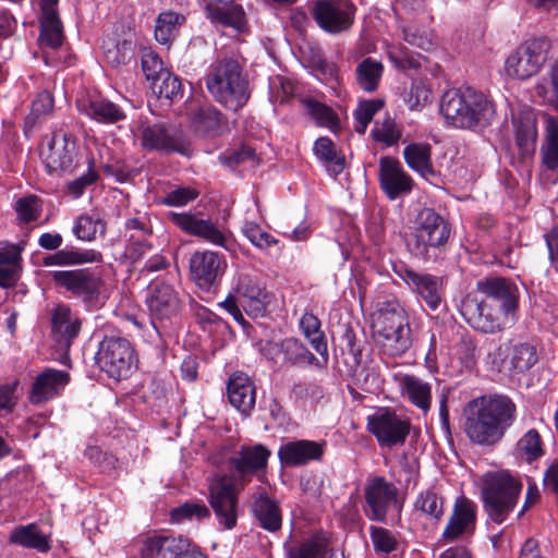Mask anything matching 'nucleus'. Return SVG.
Masks as SVG:
<instances>
[{
	"label": "nucleus",
	"mask_w": 558,
	"mask_h": 558,
	"mask_svg": "<svg viewBox=\"0 0 558 558\" xmlns=\"http://www.w3.org/2000/svg\"><path fill=\"white\" fill-rule=\"evenodd\" d=\"M379 184L384 193L391 201L411 193L412 178L404 171L402 165L391 157H381L379 160Z\"/></svg>",
	"instance_id": "b1692460"
},
{
	"label": "nucleus",
	"mask_w": 558,
	"mask_h": 558,
	"mask_svg": "<svg viewBox=\"0 0 558 558\" xmlns=\"http://www.w3.org/2000/svg\"><path fill=\"white\" fill-rule=\"evenodd\" d=\"M326 450V441L308 439L290 440L281 445L278 457L282 464L288 466H302L312 461H319Z\"/></svg>",
	"instance_id": "a878e982"
},
{
	"label": "nucleus",
	"mask_w": 558,
	"mask_h": 558,
	"mask_svg": "<svg viewBox=\"0 0 558 558\" xmlns=\"http://www.w3.org/2000/svg\"><path fill=\"white\" fill-rule=\"evenodd\" d=\"M9 542L38 553H48L51 548L49 536L44 534L36 523L14 527L10 533Z\"/></svg>",
	"instance_id": "f704fd0d"
},
{
	"label": "nucleus",
	"mask_w": 558,
	"mask_h": 558,
	"mask_svg": "<svg viewBox=\"0 0 558 558\" xmlns=\"http://www.w3.org/2000/svg\"><path fill=\"white\" fill-rule=\"evenodd\" d=\"M497 353H489L492 365L497 371L509 369L522 373L531 368L537 362V353L530 343H506L497 347Z\"/></svg>",
	"instance_id": "a211bd4d"
},
{
	"label": "nucleus",
	"mask_w": 558,
	"mask_h": 558,
	"mask_svg": "<svg viewBox=\"0 0 558 558\" xmlns=\"http://www.w3.org/2000/svg\"><path fill=\"white\" fill-rule=\"evenodd\" d=\"M229 402L239 412L250 415L256 403V387L254 381L242 372L233 373L227 384Z\"/></svg>",
	"instance_id": "c756f323"
},
{
	"label": "nucleus",
	"mask_w": 558,
	"mask_h": 558,
	"mask_svg": "<svg viewBox=\"0 0 558 558\" xmlns=\"http://www.w3.org/2000/svg\"><path fill=\"white\" fill-rule=\"evenodd\" d=\"M545 140L542 145V162L548 170L558 169V120L551 116H543Z\"/></svg>",
	"instance_id": "58836bf2"
},
{
	"label": "nucleus",
	"mask_w": 558,
	"mask_h": 558,
	"mask_svg": "<svg viewBox=\"0 0 558 558\" xmlns=\"http://www.w3.org/2000/svg\"><path fill=\"white\" fill-rule=\"evenodd\" d=\"M184 16L179 13L167 11L161 12L156 21L155 37L162 45L169 44L175 36Z\"/></svg>",
	"instance_id": "603ef678"
},
{
	"label": "nucleus",
	"mask_w": 558,
	"mask_h": 558,
	"mask_svg": "<svg viewBox=\"0 0 558 558\" xmlns=\"http://www.w3.org/2000/svg\"><path fill=\"white\" fill-rule=\"evenodd\" d=\"M403 156L407 165L423 178L434 174L428 144L411 143L404 147Z\"/></svg>",
	"instance_id": "a19ab883"
},
{
	"label": "nucleus",
	"mask_w": 558,
	"mask_h": 558,
	"mask_svg": "<svg viewBox=\"0 0 558 558\" xmlns=\"http://www.w3.org/2000/svg\"><path fill=\"white\" fill-rule=\"evenodd\" d=\"M170 218L184 232L203 238L207 242L219 245L225 250L235 253V242L226 235L208 219H199L195 215L187 213H171Z\"/></svg>",
	"instance_id": "f3484780"
},
{
	"label": "nucleus",
	"mask_w": 558,
	"mask_h": 558,
	"mask_svg": "<svg viewBox=\"0 0 558 558\" xmlns=\"http://www.w3.org/2000/svg\"><path fill=\"white\" fill-rule=\"evenodd\" d=\"M19 380L0 385V411L12 413L17 404Z\"/></svg>",
	"instance_id": "774afa93"
},
{
	"label": "nucleus",
	"mask_w": 558,
	"mask_h": 558,
	"mask_svg": "<svg viewBox=\"0 0 558 558\" xmlns=\"http://www.w3.org/2000/svg\"><path fill=\"white\" fill-rule=\"evenodd\" d=\"M75 142L66 133H54L47 147L43 148L41 157L49 173L66 172L74 169Z\"/></svg>",
	"instance_id": "412c9836"
},
{
	"label": "nucleus",
	"mask_w": 558,
	"mask_h": 558,
	"mask_svg": "<svg viewBox=\"0 0 558 558\" xmlns=\"http://www.w3.org/2000/svg\"><path fill=\"white\" fill-rule=\"evenodd\" d=\"M102 255L95 250H80L74 246H65L57 250L56 253L49 254L43 258V265L50 266H74L87 263H100Z\"/></svg>",
	"instance_id": "473e14b6"
},
{
	"label": "nucleus",
	"mask_w": 558,
	"mask_h": 558,
	"mask_svg": "<svg viewBox=\"0 0 558 558\" xmlns=\"http://www.w3.org/2000/svg\"><path fill=\"white\" fill-rule=\"evenodd\" d=\"M535 93L544 104L558 108V59L535 86Z\"/></svg>",
	"instance_id": "5fc2aeb1"
},
{
	"label": "nucleus",
	"mask_w": 558,
	"mask_h": 558,
	"mask_svg": "<svg viewBox=\"0 0 558 558\" xmlns=\"http://www.w3.org/2000/svg\"><path fill=\"white\" fill-rule=\"evenodd\" d=\"M369 538L378 557H386L398 550L399 542L396 533L386 527L371 525Z\"/></svg>",
	"instance_id": "8fccbe9b"
},
{
	"label": "nucleus",
	"mask_w": 558,
	"mask_h": 558,
	"mask_svg": "<svg viewBox=\"0 0 558 558\" xmlns=\"http://www.w3.org/2000/svg\"><path fill=\"white\" fill-rule=\"evenodd\" d=\"M393 274L402 280L407 287L422 299L426 305L436 311L442 300L444 279L433 274L416 271L403 262L392 265Z\"/></svg>",
	"instance_id": "9b49d317"
},
{
	"label": "nucleus",
	"mask_w": 558,
	"mask_h": 558,
	"mask_svg": "<svg viewBox=\"0 0 558 558\" xmlns=\"http://www.w3.org/2000/svg\"><path fill=\"white\" fill-rule=\"evenodd\" d=\"M450 236L448 222L434 209L423 208L416 216L413 232V254L429 260L430 251L444 246Z\"/></svg>",
	"instance_id": "0eeeda50"
},
{
	"label": "nucleus",
	"mask_w": 558,
	"mask_h": 558,
	"mask_svg": "<svg viewBox=\"0 0 558 558\" xmlns=\"http://www.w3.org/2000/svg\"><path fill=\"white\" fill-rule=\"evenodd\" d=\"M150 88L158 98L173 100L182 96L181 81L169 70L161 72V75L150 83Z\"/></svg>",
	"instance_id": "6e6d98bb"
},
{
	"label": "nucleus",
	"mask_w": 558,
	"mask_h": 558,
	"mask_svg": "<svg viewBox=\"0 0 558 558\" xmlns=\"http://www.w3.org/2000/svg\"><path fill=\"white\" fill-rule=\"evenodd\" d=\"M151 251L153 246L149 242L143 239H135L134 235H131L124 250V256L132 265H135L145 259Z\"/></svg>",
	"instance_id": "69168bd1"
},
{
	"label": "nucleus",
	"mask_w": 558,
	"mask_h": 558,
	"mask_svg": "<svg viewBox=\"0 0 558 558\" xmlns=\"http://www.w3.org/2000/svg\"><path fill=\"white\" fill-rule=\"evenodd\" d=\"M226 269L223 256L213 251L195 252L190 258V272L193 281L202 289H210Z\"/></svg>",
	"instance_id": "5701e85b"
},
{
	"label": "nucleus",
	"mask_w": 558,
	"mask_h": 558,
	"mask_svg": "<svg viewBox=\"0 0 558 558\" xmlns=\"http://www.w3.org/2000/svg\"><path fill=\"white\" fill-rule=\"evenodd\" d=\"M485 303L515 322L519 303V289L514 282L501 277L485 278L476 283Z\"/></svg>",
	"instance_id": "4468645a"
},
{
	"label": "nucleus",
	"mask_w": 558,
	"mask_h": 558,
	"mask_svg": "<svg viewBox=\"0 0 558 558\" xmlns=\"http://www.w3.org/2000/svg\"><path fill=\"white\" fill-rule=\"evenodd\" d=\"M414 509L438 521L444 514V499L435 487H429L417 495Z\"/></svg>",
	"instance_id": "de8ad7c7"
},
{
	"label": "nucleus",
	"mask_w": 558,
	"mask_h": 558,
	"mask_svg": "<svg viewBox=\"0 0 558 558\" xmlns=\"http://www.w3.org/2000/svg\"><path fill=\"white\" fill-rule=\"evenodd\" d=\"M383 73V63L372 57H367L356 65V83L364 92L374 93L379 86Z\"/></svg>",
	"instance_id": "ea45409f"
},
{
	"label": "nucleus",
	"mask_w": 558,
	"mask_h": 558,
	"mask_svg": "<svg viewBox=\"0 0 558 558\" xmlns=\"http://www.w3.org/2000/svg\"><path fill=\"white\" fill-rule=\"evenodd\" d=\"M477 506L466 497H459L441 534V541L451 543L471 535L475 530Z\"/></svg>",
	"instance_id": "4be33fe9"
},
{
	"label": "nucleus",
	"mask_w": 558,
	"mask_h": 558,
	"mask_svg": "<svg viewBox=\"0 0 558 558\" xmlns=\"http://www.w3.org/2000/svg\"><path fill=\"white\" fill-rule=\"evenodd\" d=\"M77 109L89 119L105 124H113L126 118L119 106L100 96L78 99Z\"/></svg>",
	"instance_id": "2f4dec72"
},
{
	"label": "nucleus",
	"mask_w": 558,
	"mask_h": 558,
	"mask_svg": "<svg viewBox=\"0 0 558 558\" xmlns=\"http://www.w3.org/2000/svg\"><path fill=\"white\" fill-rule=\"evenodd\" d=\"M141 64L146 80L150 83L161 75V72H166L168 70L163 68L162 60L151 48L142 49Z\"/></svg>",
	"instance_id": "680f3d73"
},
{
	"label": "nucleus",
	"mask_w": 558,
	"mask_h": 558,
	"mask_svg": "<svg viewBox=\"0 0 558 558\" xmlns=\"http://www.w3.org/2000/svg\"><path fill=\"white\" fill-rule=\"evenodd\" d=\"M313 150L316 157L326 162V165L331 168V171L335 174L342 172L344 167V157L337 153L335 144L330 138H317Z\"/></svg>",
	"instance_id": "864d4df0"
},
{
	"label": "nucleus",
	"mask_w": 558,
	"mask_h": 558,
	"mask_svg": "<svg viewBox=\"0 0 558 558\" xmlns=\"http://www.w3.org/2000/svg\"><path fill=\"white\" fill-rule=\"evenodd\" d=\"M289 558H331L328 539L314 534L289 549Z\"/></svg>",
	"instance_id": "79ce46f5"
},
{
	"label": "nucleus",
	"mask_w": 558,
	"mask_h": 558,
	"mask_svg": "<svg viewBox=\"0 0 558 558\" xmlns=\"http://www.w3.org/2000/svg\"><path fill=\"white\" fill-rule=\"evenodd\" d=\"M198 191L190 186H180L168 192L161 199V204L167 206L181 207L194 201L198 196Z\"/></svg>",
	"instance_id": "338daca9"
},
{
	"label": "nucleus",
	"mask_w": 558,
	"mask_h": 558,
	"mask_svg": "<svg viewBox=\"0 0 558 558\" xmlns=\"http://www.w3.org/2000/svg\"><path fill=\"white\" fill-rule=\"evenodd\" d=\"M300 328L318 354H327V341L320 329V320L314 314L304 313L300 319Z\"/></svg>",
	"instance_id": "09e8293b"
},
{
	"label": "nucleus",
	"mask_w": 558,
	"mask_h": 558,
	"mask_svg": "<svg viewBox=\"0 0 558 558\" xmlns=\"http://www.w3.org/2000/svg\"><path fill=\"white\" fill-rule=\"evenodd\" d=\"M440 112L448 125L463 130H483L495 117L493 104L471 87L451 88L444 93Z\"/></svg>",
	"instance_id": "7ed1b4c3"
},
{
	"label": "nucleus",
	"mask_w": 558,
	"mask_h": 558,
	"mask_svg": "<svg viewBox=\"0 0 558 558\" xmlns=\"http://www.w3.org/2000/svg\"><path fill=\"white\" fill-rule=\"evenodd\" d=\"M148 538L160 558H183L189 546V538L183 535L157 534Z\"/></svg>",
	"instance_id": "4c0bfd02"
},
{
	"label": "nucleus",
	"mask_w": 558,
	"mask_h": 558,
	"mask_svg": "<svg viewBox=\"0 0 558 558\" xmlns=\"http://www.w3.org/2000/svg\"><path fill=\"white\" fill-rule=\"evenodd\" d=\"M515 129V143L522 156L531 155L535 149L537 130L532 112H523L513 120Z\"/></svg>",
	"instance_id": "e433bc0d"
},
{
	"label": "nucleus",
	"mask_w": 558,
	"mask_h": 558,
	"mask_svg": "<svg viewBox=\"0 0 558 558\" xmlns=\"http://www.w3.org/2000/svg\"><path fill=\"white\" fill-rule=\"evenodd\" d=\"M232 292L243 302V307L248 314L254 316L264 314L268 295L256 276L239 272L234 277Z\"/></svg>",
	"instance_id": "393cba45"
},
{
	"label": "nucleus",
	"mask_w": 558,
	"mask_h": 558,
	"mask_svg": "<svg viewBox=\"0 0 558 558\" xmlns=\"http://www.w3.org/2000/svg\"><path fill=\"white\" fill-rule=\"evenodd\" d=\"M544 453L541 435L534 428L525 432L514 446L515 457L529 463L538 460Z\"/></svg>",
	"instance_id": "c03bdc74"
},
{
	"label": "nucleus",
	"mask_w": 558,
	"mask_h": 558,
	"mask_svg": "<svg viewBox=\"0 0 558 558\" xmlns=\"http://www.w3.org/2000/svg\"><path fill=\"white\" fill-rule=\"evenodd\" d=\"M142 146L147 150L179 153L189 156L191 147L185 136L172 128L161 124L148 125L142 131Z\"/></svg>",
	"instance_id": "6ab92c4d"
},
{
	"label": "nucleus",
	"mask_w": 558,
	"mask_h": 558,
	"mask_svg": "<svg viewBox=\"0 0 558 558\" xmlns=\"http://www.w3.org/2000/svg\"><path fill=\"white\" fill-rule=\"evenodd\" d=\"M312 11L320 28L337 34L351 27L356 9L351 0H316Z\"/></svg>",
	"instance_id": "2eb2a0df"
},
{
	"label": "nucleus",
	"mask_w": 558,
	"mask_h": 558,
	"mask_svg": "<svg viewBox=\"0 0 558 558\" xmlns=\"http://www.w3.org/2000/svg\"><path fill=\"white\" fill-rule=\"evenodd\" d=\"M364 497V512L372 521L385 522L388 514L398 509V489L383 476L367 480Z\"/></svg>",
	"instance_id": "ddd939ff"
},
{
	"label": "nucleus",
	"mask_w": 558,
	"mask_h": 558,
	"mask_svg": "<svg viewBox=\"0 0 558 558\" xmlns=\"http://www.w3.org/2000/svg\"><path fill=\"white\" fill-rule=\"evenodd\" d=\"M243 235L258 251L268 256H279L282 251V244L278 239L264 230L254 221H245L242 226Z\"/></svg>",
	"instance_id": "c9c22d12"
},
{
	"label": "nucleus",
	"mask_w": 558,
	"mask_h": 558,
	"mask_svg": "<svg viewBox=\"0 0 558 558\" xmlns=\"http://www.w3.org/2000/svg\"><path fill=\"white\" fill-rule=\"evenodd\" d=\"M380 100H366L361 102L354 111V130L359 134H364L375 113L381 108Z\"/></svg>",
	"instance_id": "bf43d9fd"
},
{
	"label": "nucleus",
	"mask_w": 558,
	"mask_h": 558,
	"mask_svg": "<svg viewBox=\"0 0 558 558\" xmlns=\"http://www.w3.org/2000/svg\"><path fill=\"white\" fill-rule=\"evenodd\" d=\"M98 367L114 380L129 378L137 367V355L132 343L120 336H106L95 355Z\"/></svg>",
	"instance_id": "423d86ee"
},
{
	"label": "nucleus",
	"mask_w": 558,
	"mask_h": 558,
	"mask_svg": "<svg viewBox=\"0 0 558 558\" xmlns=\"http://www.w3.org/2000/svg\"><path fill=\"white\" fill-rule=\"evenodd\" d=\"M374 328L383 350L390 356H400L412 345V332L403 310L380 314Z\"/></svg>",
	"instance_id": "1a4fd4ad"
},
{
	"label": "nucleus",
	"mask_w": 558,
	"mask_h": 558,
	"mask_svg": "<svg viewBox=\"0 0 558 558\" xmlns=\"http://www.w3.org/2000/svg\"><path fill=\"white\" fill-rule=\"evenodd\" d=\"M368 429L380 447L392 448L404 444L410 424L396 413L386 411L368 418Z\"/></svg>",
	"instance_id": "aec40b11"
},
{
	"label": "nucleus",
	"mask_w": 558,
	"mask_h": 558,
	"mask_svg": "<svg viewBox=\"0 0 558 558\" xmlns=\"http://www.w3.org/2000/svg\"><path fill=\"white\" fill-rule=\"evenodd\" d=\"M550 41L545 37L526 40L505 63L509 77L525 80L535 75L547 60Z\"/></svg>",
	"instance_id": "9d476101"
},
{
	"label": "nucleus",
	"mask_w": 558,
	"mask_h": 558,
	"mask_svg": "<svg viewBox=\"0 0 558 558\" xmlns=\"http://www.w3.org/2000/svg\"><path fill=\"white\" fill-rule=\"evenodd\" d=\"M72 232L76 239L90 242L96 239L97 234L105 235L106 222L98 216L84 214L74 221Z\"/></svg>",
	"instance_id": "49530a36"
},
{
	"label": "nucleus",
	"mask_w": 558,
	"mask_h": 558,
	"mask_svg": "<svg viewBox=\"0 0 558 558\" xmlns=\"http://www.w3.org/2000/svg\"><path fill=\"white\" fill-rule=\"evenodd\" d=\"M395 378L402 398L426 414L432 407V385L410 374L396 375Z\"/></svg>",
	"instance_id": "7c9ffc66"
},
{
	"label": "nucleus",
	"mask_w": 558,
	"mask_h": 558,
	"mask_svg": "<svg viewBox=\"0 0 558 558\" xmlns=\"http://www.w3.org/2000/svg\"><path fill=\"white\" fill-rule=\"evenodd\" d=\"M146 304L157 335L160 333V330L156 322L170 320L177 316L181 307L178 292L166 281H158L149 287Z\"/></svg>",
	"instance_id": "dca6fc26"
},
{
	"label": "nucleus",
	"mask_w": 558,
	"mask_h": 558,
	"mask_svg": "<svg viewBox=\"0 0 558 558\" xmlns=\"http://www.w3.org/2000/svg\"><path fill=\"white\" fill-rule=\"evenodd\" d=\"M15 210L21 221H35L38 219L41 211L40 199L35 195L22 197L16 202Z\"/></svg>",
	"instance_id": "e2e57ef3"
},
{
	"label": "nucleus",
	"mask_w": 558,
	"mask_h": 558,
	"mask_svg": "<svg viewBox=\"0 0 558 558\" xmlns=\"http://www.w3.org/2000/svg\"><path fill=\"white\" fill-rule=\"evenodd\" d=\"M372 135L376 142L384 143L387 146L396 145L400 137L401 131L396 122L387 117L381 123L376 121Z\"/></svg>",
	"instance_id": "13d9d810"
},
{
	"label": "nucleus",
	"mask_w": 558,
	"mask_h": 558,
	"mask_svg": "<svg viewBox=\"0 0 558 558\" xmlns=\"http://www.w3.org/2000/svg\"><path fill=\"white\" fill-rule=\"evenodd\" d=\"M270 451L263 445L241 446L229 459L231 470L236 478L227 475L215 478L209 484V504L220 525L230 530L236 523L238 495L251 482L253 476L260 478Z\"/></svg>",
	"instance_id": "f257e3e1"
},
{
	"label": "nucleus",
	"mask_w": 558,
	"mask_h": 558,
	"mask_svg": "<svg viewBox=\"0 0 558 558\" xmlns=\"http://www.w3.org/2000/svg\"><path fill=\"white\" fill-rule=\"evenodd\" d=\"M52 337L62 348H70L81 331L82 320L69 305L59 304L50 315Z\"/></svg>",
	"instance_id": "cd10ccee"
},
{
	"label": "nucleus",
	"mask_w": 558,
	"mask_h": 558,
	"mask_svg": "<svg viewBox=\"0 0 558 558\" xmlns=\"http://www.w3.org/2000/svg\"><path fill=\"white\" fill-rule=\"evenodd\" d=\"M253 512L265 530L276 532L281 527L279 506L260 487L254 495Z\"/></svg>",
	"instance_id": "72a5a7b5"
},
{
	"label": "nucleus",
	"mask_w": 558,
	"mask_h": 558,
	"mask_svg": "<svg viewBox=\"0 0 558 558\" xmlns=\"http://www.w3.org/2000/svg\"><path fill=\"white\" fill-rule=\"evenodd\" d=\"M303 105L319 126L328 128L333 132L339 128V118L329 106L313 98H304Z\"/></svg>",
	"instance_id": "3c124183"
},
{
	"label": "nucleus",
	"mask_w": 558,
	"mask_h": 558,
	"mask_svg": "<svg viewBox=\"0 0 558 558\" xmlns=\"http://www.w3.org/2000/svg\"><path fill=\"white\" fill-rule=\"evenodd\" d=\"M517 420V405L506 395H489L468 404L464 432L475 445H497Z\"/></svg>",
	"instance_id": "f03ea898"
},
{
	"label": "nucleus",
	"mask_w": 558,
	"mask_h": 558,
	"mask_svg": "<svg viewBox=\"0 0 558 558\" xmlns=\"http://www.w3.org/2000/svg\"><path fill=\"white\" fill-rule=\"evenodd\" d=\"M210 517V511L202 501H189L171 510L172 522L180 523L184 520H204Z\"/></svg>",
	"instance_id": "4d7b16f0"
},
{
	"label": "nucleus",
	"mask_w": 558,
	"mask_h": 558,
	"mask_svg": "<svg viewBox=\"0 0 558 558\" xmlns=\"http://www.w3.org/2000/svg\"><path fill=\"white\" fill-rule=\"evenodd\" d=\"M522 482L509 471H490L482 477V499L488 518L504 523L513 512L522 492Z\"/></svg>",
	"instance_id": "39448f33"
},
{
	"label": "nucleus",
	"mask_w": 558,
	"mask_h": 558,
	"mask_svg": "<svg viewBox=\"0 0 558 558\" xmlns=\"http://www.w3.org/2000/svg\"><path fill=\"white\" fill-rule=\"evenodd\" d=\"M59 0H40V35L43 48L57 49L61 47L64 36L57 5Z\"/></svg>",
	"instance_id": "c85d7f7f"
},
{
	"label": "nucleus",
	"mask_w": 558,
	"mask_h": 558,
	"mask_svg": "<svg viewBox=\"0 0 558 558\" xmlns=\"http://www.w3.org/2000/svg\"><path fill=\"white\" fill-rule=\"evenodd\" d=\"M353 383L360 389L375 392L380 387V376L374 367L363 366L353 374Z\"/></svg>",
	"instance_id": "0e129e2a"
},
{
	"label": "nucleus",
	"mask_w": 558,
	"mask_h": 558,
	"mask_svg": "<svg viewBox=\"0 0 558 558\" xmlns=\"http://www.w3.org/2000/svg\"><path fill=\"white\" fill-rule=\"evenodd\" d=\"M70 381V375L65 371L46 368L39 373L32 385L29 401L33 404L47 402L59 396Z\"/></svg>",
	"instance_id": "bb28decb"
},
{
	"label": "nucleus",
	"mask_w": 558,
	"mask_h": 558,
	"mask_svg": "<svg viewBox=\"0 0 558 558\" xmlns=\"http://www.w3.org/2000/svg\"><path fill=\"white\" fill-rule=\"evenodd\" d=\"M51 279L57 286L80 299L88 310L98 308L104 303L101 299L102 279L99 272L92 268L53 271Z\"/></svg>",
	"instance_id": "6e6552de"
},
{
	"label": "nucleus",
	"mask_w": 558,
	"mask_h": 558,
	"mask_svg": "<svg viewBox=\"0 0 558 558\" xmlns=\"http://www.w3.org/2000/svg\"><path fill=\"white\" fill-rule=\"evenodd\" d=\"M192 123L195 130L202 134H216L220 131L222 114L214 107H199L192 114Z\"/></svg>",
	"instance_id": "a18cd8bd"
},
{
	"label": "nucleus",
	"mask_w": 558,
	"mask_h": 558,
	"mask_svg": "<svg viewBox=\"0 0 558 558\" xmlns=\"http://www.w3.org/2000/svg\"><path fill=\"white\" fill-rule=\"evenodd\" d=\"M278 353L283 355V361L291 365L306 366L317 361L316 356L298 339L287 338L276 344Z\"/></svg>",
	"instance_id": "37998d69"
},
{
	"label": "nucleus",
	"mask_w": 558,
	"mask_h": 558,
	"mask_svg": "<svg viewBox=\"0 0 558 558\" xmlns=\"http://www.w3.org/2000/svg\"><path fill=\"white\" fill-rule=\"evenodd\" d=\"M402 35L403 40L413 47L429 50L433 46L430 32L425 27L407 25L402 27Z\"/></svg>",
	"instance_id": "052dcab7"
},
{
	"label": "nucleus",
	"mask_w": 558,
	"mask_h": 558,
	"mask_svg": "<svg viewBox=\"0 0 558 558\" xmlns=\"http://www.w3.org/2000/svg\"><path fill=\"white\" fill-rule=\"evenodd\" d=\"M459 310L465 322L474 330L483 333H495L513 325V319L506 318L504 314L472 293L462 299Z\"/></svg>",
	"instance_id": "f8f14e48"
},
{
	"label": "nucleus",
	"mask_w": 558,
	"mask_h": 558,
	"mask_svg": "<svg viewBox=\"0 0 558 558\" xmlns=\"http://www.w3.org/2000/svg\"><path fill=\"white\" fill-rule=\"evenodd\" d=\"M206 86L211 96L227 109L238 111L248 100V82L242 66L232 58L219 60L210 65Z\"/></svg>",
	"instance_id": "20e7f679"
}]
</instances>
